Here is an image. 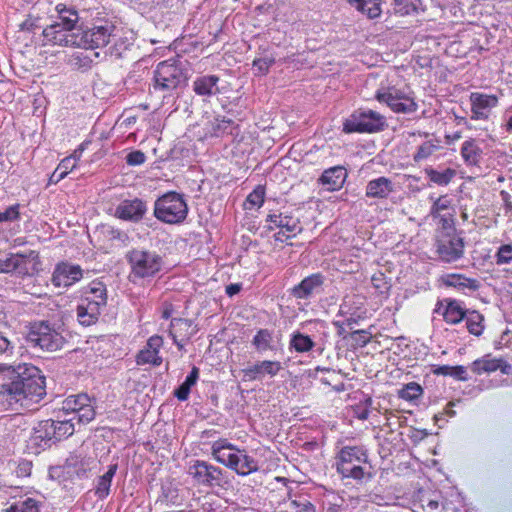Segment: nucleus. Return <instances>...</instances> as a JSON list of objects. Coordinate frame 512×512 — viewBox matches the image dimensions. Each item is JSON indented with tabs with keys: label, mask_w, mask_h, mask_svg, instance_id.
Masks as SVG:
<instances>
[{
	"label": "nucleus",
	"mask_w": 512,
	"mask_h": 512,
	"mask_svg": "<svg viewBox=\"0 0 512 512\" xmlns=\"http://www.w3.org/2000/svg\"><path fill=\"white\" fill-rule=\"evenodd\" d=\"M45 395V377L32 364L18 365L13 369L11 381L0 386V396L9 406L29 408Z\"/></svg>",
	"instance_id": "obj_1"
},
{
	"label": "nucleus",
	"mask_w": 512,
	"mask_h": 512,
	"mask_svg": "<svg viewBox=\"0 0 512 512\" xmlns=\"http://www.w3.org/2000/svg\"><path fill=\"white\" fill-rule=\"evenodd\" d=\"M375 98L386 104L395 113H413L418 109L413 92L409 87H397L391 81H382Z\"/></svg>",
	"instance_id": "obj_2"
},
{
	"label": "nucleus",
	"mask_w": 512,
	"mask_h": 512,
	"mask_svg": "<svg viewBox=\"0 0 512 512\" xmlns=\"http://www.w3.org/2000/svg\"><path fill=\"white\" fill-rule=\"evenodd\" d=\"M130 266V277L133 281L155 276L160 272L163 260L156 252L133 249L126 254Z\"/></svg>",
	"instance_id": "obj_3"
},
{
	"label": "nucleus",
	"mask_w": 512,
	"mask_h": 512,
	"mask_svg": "<svg viewBox=\"0 0 512 512\" xmlns=\"http://www.w3.org/2000/svg\"><path fill=\"white\" fill-rule=\"evenodd\" d=\"M187 213L188 206L185 200L176 192H169L155 202L154 215L162 222L180 223L185 220Z\"/></svg>",
	"instance_id": "obj_4"
},
{
	"label": "nucleus",
	"mask_w": 512,
	"mask_h": 512,
	"mask_svg": "<svg viewBox=\"0 0 512 512\" xmlns=\"http://www.w3.org/2000/svg\"><path fill=\"white\" fill-rule=\"evenodd\" d=\"M116 26L109 20H99L91 27L78 30V46L81 49H98L107 46L115 36Z\"/></svg>",
	"instance_id": "obj_5"
},
{
	"label": "nucleus",
	"mask_w": 512,
	"mask_h": 512,
	"mask_svg": "<svg viewBox=\"0 0 512 512\" xmlns=\"http://www.w3.org/2000/svg\"><path fill=\"white\" fill-rule=\"evenodd\" d=\"M385 118L380 113L367 109L355 111L344 123V131L373 133L383 129Z\"/></svg>",
	"instance_id": "obj_6"
},
{
	"label": "nucleus",
	"mask_w": 512,
	"mask_h": 512,
	"mask_svg": "<svg viewBox=\"0 0 512 512\" xmlns=\"http://www.w3.org/2000/svg\"><path fill=\"white\" fill-rule=\"evenodd\" d=\"M27 341L33 346L47 351H56L64 344L62 335L43 322L32 325L27 335Z\"/></svg>",
	"instance_id": "obj_7"
},
{
	"label": "nucleus",
	"mask_w": 512,
	"mask_h": 512,
	"mask_svg": "<svg viewBox=\"0 0 512 512\" xmlns=\"http://www.w3.org/2000/svg\"><path fill=\"white\" fill-rule=\"evenodd\" d=\"M61 410L66 414H73L71 419L78 423H89L95 417V409L91 398L87 394L68 396L63 402Z\"/></svg>",
	"instance_id": "obj_8"
},
{
	"label": "nucleus",
	"mask_w": 512,
	"mask_h": 512,
	"mask_svg": "<svg viewBox=\"0 0 512 512\" xmlns=\"http://www.w3.org/2000/svg\"><path fill=\"white\" fill-rule=\"evenodd\" d=\"M38 254L30 251L28 254H9L0 259V272L17 273L18 275H30L36 271Z\"/></svg>",
	"instance_id": "obj_9"
},
{
	"label": "nucleus",
	"mask_w": 512,
	"mask_h": 512,
	"mask_svg": "<svg viewBox=\"0 0 512 512\" xmlns=\"http://www.w3.org/2000/svg\"><path fill=\"white\" fill-rule=\"evenodd\" d=\"M45 44L52 46L74 47L78 46V30L71 31L61 26V24H52L43 30Z\"/></svg>",
	"instance_id": "obj_10"
},
{
	"label": "nucleus",
	"mask_w": 512,
	"mask_h": 512,
	"mask_svg": "<svg viewBox=\"0 0 512 512\" xmlns=\"http://www.w3.org/2000/svg\"><path fill=\"white\" fill-rule=\"evenodd\" d=\"M229 451L213 450V456L217 461L224 463L243 475L256 469L255 462L243 453L244 450H237V453H230Z\"/></svg>",
	"instance_id": "obj_11"
},
{
	"label": "nucleus",
	"mask_w": 512,
	"mask_h": 512,
	"mask_svg": "<svg viewBox=\"0 0 512 512\" xmlns=\"http://www.w3.org/2000/svg\"><path fill=\"white\" fill-rule=\"evenodd\" d=\"M154 78L157 88L172 90L181 83L183 75L181 69L174 63L164 61L158 64Z\"/></svg>",
	"instance_id": "obj_12"
},
{
	"label": "nucleus",
	"mask_w": 512,
	"mask_h": 512,
	"mask_svg": "<svg viewBox=\"0 0 512 512\" xmlns=\"http://www.w3.org/2000/svg\"><path fill=\"white\" fill-rule=\"evenodd\" d=\"M471 119L487 120L491 109L498 105V97L474 92L470 95Z\"/></svg>",
	"instance_id": "obj_13"
},
{
	"label": "nucleus",
	"mask_w": 512,
	"mask_h": 512,
	"mask_svg": "<svg viewBox=\"0 0 512 512\" xmlns=\"http://www.w3.org/2000/svg\"><path fill=\"white\" fill-rule=\"evenodd\" d=\"M437 253L444 262L451 263L457 261L464 253L462 238L453 235L441 239L437 245Z\"/></svg>",
	"instance_id": "obj_14"
},
{
	"label": "nucleus",
	"mask_w": 512,
	"mask_h": 512,
	"mask_svg": "<svg viewBox=\"0 0 512 512\" xmlns=\"http://www.w3.org/2000/svg\"><path fill=\"white\" fill-rule=\"evenodd\" d=\"M83 271L80 266L68 263L58 264L52 275V283L56 287H69L80 281Z\"/></svg>",
	"instance_id": "obj_15"
},
{
	"label": "nucleus",
	"mask_w": 512,
	"mask_h": 512,
	"mask_svg": "<svg viewBox=\"0 0 512 512\" xmlns=\"http://www.w3.org/2000/svg\"><path fill=\"white\" fill-rule=\"evenodd\" d=\"M282 365L279 361L263 360L254 363L243 369V376L249 381L262 379L264 376L274 377L280 370Z\"/></svg>",
	"instance_id": "obj_16"
},
{
	"label": "nucleus",
	"mask_w": 512,
	"mask_h": 512,
	"mask_svg": "<svg viewBox=\"0 0 512 512\" xmlns=\"http://www.w3.org/2000/svg\"><path fill=\"white\" fill-rule=\"evenodd\" d=\"M396 191V185L390 178L380 176L367 183L365 195L367 198L382 200L388 199Z\"/></svg>",
	"instance_id": "obj_17"
},
{
	"label": "nucleus",
	"mask_w": 512,
	"mask_h": 512,
	"mask_svg": "<svg viewBox=\"0 0 512 512\" xmlns=\"http://www.w3.org/2000/svg\"><path fill=\"white\" fill-rule=\"evenodd\" d=\"M471 370L478 375L483 373H491L500 370L503 374H509L512 366L501 358L492 357L490 354L476 359L472 365Z\"/></svg>",
	"instance_id": "obj_18"
},
{
	"label": "nucleus",
	"mask_w": 512,
	"mask_h": 512,
	"mask_svg": "<svg viewBox=\"0 0 512 512\" xmlns=\"http://www.w3.org/2000/svg\"><path fill=\"white\" fill-rule=\"evenodd\" d=\"M107 298L106 285L101 281L94 280L83 290L82 301L96 306L102 311L107 305Z\"/></svg>",
	"instance_id": "obj_19"
},
{
	"label": "nucleus",
	"mask_w": 512,
	"mask_h": 512,
	"mask_svg": "<svg viewBox=\"0 0 512 512\" xmlns=\"http://www.w3.org/2000/svg\"><path fill=\"white\" fill-rule=\"evenodd\" d=\"M54 435L55 428L53 427V420L41 421L33 428L30 437L31 445L35 447H51L55 445V440L53 439Z\"/></svg>",
	"instance_id": "obj_20"
},
{
	"label": "nucleus",
	"mask_w": 512,
	"mask_h": 512,
	"mask_svg": "<svg viewBox=\"0 0 512 512\" xmlns=\"http://www.w3.org/2000/svg\"><path fill=\"white\" fill-rule=\"evenodd\" d=\"M162 344L163 339L160 336L150 337L146 346L137 355V364L159 366L162 363V358L158 354Z\"/></svg>",
	"instance_id": "obj_21"
},
{
	"label": "nucleus",
	"mask_w": 512,
	"mask_h": 512,
	"mask_svg": "<svg viewBox=\"0 0 512 512\" xmlns=\"http://www.w3.org/2000/svg\"><path fill=\"white\" fill-rule=\"evenodd\" d=\"M146 209L142 200H125L118 205L115 215L123 220L139 221L144 216Z\"/></svg>",
	"instance_id": "obj_22"
},
{
	"label": "nucleus",
	"mask_w": 512,
	"mask_h": 512,
	"mask_svg": "<svg viewBox=\"0 0 512 512\" xmlns=\"http://www.w3.org/2000/svg\"><path fill=\"white\" fill-rule=\"evenodd\" d=\"M267 222L273 224V226H270V229H273L274 227L281 228V232L283 235H285V232L288 234L286 237H290V235H296L298 232L301 231V226L299 223V220L284 214H269L266 219Z\"/></svg>",
	"instance_id": "obj_23"
},
{
	"label": "nucleus",
	"mask_w": 512,
	"mask_h": 512,
	"mask_svg": "<svg viewBox=\"0 0 512 512\" xmlns=\"http://www.w3.org/2000/svg\"><path fill=\"white\" fill-rule=\"evenodd\" d=\"M323 284V277L320 274H312L303 279L292 290L296 298L305 299L317 292Z\"/></svg>",
	"instance_id": "obj_24"
},
{
	"label": "nucleus",
	"mask_w": 512,
	"mask_h": 512,
	"mask_svg": "<svg viewBox=\"0 0 512 512\" xmlns=\"http://www.w3.org/2000/svg\"><path fill=\"white\" fill-rule=\"evenodd\" d=\"M353 450H341L340 459L341 463L338 469L342 473H348L354 478L362 476V468L358 465L360 457L352 453Z\"/></svg>",
	"instance_id": "obj_25"
},
{
	"label": "nucleus",
	"mask_w": 512,
	"mask_h": 512,
	"mask_svg": "<svg viewBox=\"0 0 512 512\" xmlns=\"http://www.w3.org/2000/svg\"><path fill=\"white\" fill-rule=\"evenodd\" d=\"M219 77L216 75H205L195 79L193 90L200 96H212L219 92Z\"/></svg>",
	"instance_id": "obj_26"
},
{
	"label": "nucleus",
	"mask_w": 512,
	"mask_h": 512,
	"mask_svg": "<svg viewBox=\"0 0 512 512\" xmlns=\"http://www.w3.org/2000/svg\"><path fill=\"white\" fill-rule=\"evenodd\" d=\"M442 283L447 287H453L458 291L477 290L479 282L476 279L465 277L462 274H446L441 278Z\"/></svg>",
	"instance_id": "obj_27"
},
{
	"label": "nucleus",
	"mask_w": 512,
	"mask_h": 512,
	"mask_svg": "<svg viewBox=\"0 0 512 512\" xmlns=\"http://www.w3.org/2000/svg\"><path fill=\"white\" fill-rule=\"evenodd\" d=\"M55 10L60 20L57 24H61L62 27L75 31L76 24L79 21L78 11L74 7L63 3L57 4Z\"/></svg>",
	"instance_id": "obj_28"
},
{
	"label": "nucleus",
	"mask_w": 512,
	"mask_h": 512,
	"mask_svg": "<svg viewBox=\"0 0 512 512\" xmlns=\"http://www.w3.org/2000/svg\"><path fill=\"white\" fill-rule=\"evenodd\" d=\"M346 172L341 167H332L325 170L320 178L322 185L328 190L334 191L339 189L344 183Z\"/></svg>",
	"instance_id": "obj_29"
},
{
	"label": "nucleus",
	"mask_w": 512,
	"mask_h": 512,
	"mask_svg": "<svg viewBox=\"0 0 512 512\" xmlns=\"http://www.w3.org/2000/svg\"><path fill=\"white\" fill-rule=\"evenodd\" d=\"M101 312L96 306L81 301L77 307V320L83 326H90L97 322Z\"/></svg>",
	"instance_id": "obj_30"
},
{
	"label": "nucleus",
	"mask_w": 512,
	"mask_h": 512,
	"mask_svg": "<svg viewBox=\"0 0 512 512\" xmlns=\"http://www.w3.org/2000/svg\"><path fill=\"white\" fill-rule=\"evenodd\" d=\"M357 11L368 18H377L381 14L380 0H347Z\"/></svg>",
	"instance_id": "obj_31"
},
{
	"label": "nucleus",
	"mask_w": 512,
	"mask_h": 512,
	"mask_svg": "<svg viewBox=\"0 0 512 512\" xmlns=\"http://www.w3.org/2000/svg\"><path fill=\"white\" fill-rule=\"evenodd\" d=\"M482 154L481 148L474 139H469L462 144L461 156L468 165H477Z\"/></svg>",
	"instance_id": "obj_32"
},
{
	"label": "nucleus",
	"mask_w": 512,
	"mask_h": 512,
	"mask_svg": "<svg viewBox=\"0 0 512 512\" xmlns=\"http://www.w3.org/2000/svg\"><path fill=\"white\" fill-rule=\"evenodd\" d=\"M191 325L190 320L174 318L170 325V334L173 337V340L176 341V338H181V340L189 338L192 334Z\"/></svg>",
	"instance_id": "obj_33"
},
{
	"label": "nucleus",
	"mask_w": 512,
	"mask_h": 512,
	"mask_svg": "<svg viewBox=\"0 0 512 512\" xmlns=\"http://www.w3.org/2000/svg\"><path fill=\"white\" fill-rule=\"evenodd\" d=\"M425 173L430 181L440 186L448 185L456 175V171L452 168H446L441 171L427 168L425 169Z\"/></svg>",
	"instance_id": "obj_34"
},
{
	"label": "nucleus",
	"mask_w": 512,
	"mask_h": 512,
	"mask_svg": "<svg viewBox=\"0 0 512 512\" xmlns=\"http://www.w3.org/2000/svg\"><path fill=\"white\" fill-rule=\"evenodd\" d=\"M289 345L290 348L294 349L296 352L305 353L312 350L315 343L308 335L295 332L291 336Z\"/></svg>",
	"instance_id": "obj_35"
},
{
	"label": "nucleus",
	"mask_w": 512,
	"mask_h": 512,
	"mask_svg": "<svg viewBox=\"0 0 512 512\" xmlns=\"http://www.w3.org/2000/svg\"><path fill=\"white\" fill-rule=\"evenodd\" d=\"M466 312L456 301L447 304L443 313L444 320L449 324H457L465 318Z\"/></svg>",
	"instance_id": "obj_36"
},
{
	"label": "nucleus",
	"mask_w": 512,
	"mask_h": 512,
	"mask_svg": "<svg viewBox=\"0 0 512 512\" xmlns=\"http://www.w3.org/2000/svg\"><path fill=\"white\" fill-rule=\"evenodd\" d=\"M273 333L268 329H260L252 340L253 346L259 352L272 350Z\"/></svg>",
	"instance_id": "obj_37"
},
{
	"label": "nucleus",
	"mask_w": 512,
	"mask_h": 512,
	"mask_svg": "<svg viewBox=\"0 0 512 512\" xmlns=\"http://www.w3.org/2000/svg\"><path fill=\"white\" fill-rule=\"evenodd\" d=\"M53 427L55 428V435L53 436L55 445L61 439L71 436L75 431L73 419L53 420Z\"/></svg>",
	"instance_id": "obj_38"
},
{
	"label": "nucleus",
	"mask_w": 512,
	"mask_h": 512,
	"mask_svg": "<svg viewBox=\"0 0 512 512\" xmlns=\"http://www.w3.org/2000/svg\"><path fill=\"white\" fill-rule=\"evenodd\" d=\"M265 198V188L261 185H258L246 198L244 203V208L246 210H251L253 208L259 209L263 203Z\"/></svg>",
	"instance_id": "obj_39"
},
{
	"label": "nucleus",
	"mask_w": 512,
	"mask_h": 512,
	"mask_svg": "<svg viewBox=\"0 0 512 512\" xmlns=\"http://www.w3.org/2000/svg\"><path fill=\"white\" fill-rule=\"evenodd\" d=\"M465 318L468 331L475 336L481 335L483 316L477 311H471L466 313Z\"/></svg>",
	"instance_id": "obj_40"
},
{
	"label": "nucleus",
	"mask_w": 512,
	"mask_h": 512,
	"mask_svg": "<svg viewBox=\"0 0 512 512\" xmlns=\"http://www.w3.org/2000/svg\"><path fill=\"white\" fill-rule=\"evenodd\" d=\"M232 123L233 122L231 119H226L225 117H216L209 122V127L207 128L205 135L219 136L225 133Z\"/></svg>",
	"instance_id": "obj_41"
},
{
	"label": "nucleus",
	"mask_w": 512,
	"mask_h": 512,
	"mask_svg": "<svg viewBox=\"0 0 512 512\" xmlns=\"http://www.w3.org/2000/svg\"><path fill=\"white\" fill-rule=\"evenodd\" d=\"M439 147V141L429 140L420 145L417 152L414 154L413 159L416 162L423 161L430 157Z\"/></svg>",
	"instance_id": "obj_42"
},
{
	"label": "nucleus",
	"mask_w": 512,
	"mask_h": 512,
	"mask_svg": "<svg viewBox=\"0 0 512 512\" xmlns=\"http://www.w3.org/2000/svg\"><path fill=\"white\" fill-rule=\"evenodd\" d=\"M281 504L285 512H311L312 510L311 504L302 497L290 501H283Z\"/></svg>",
	"instance_id": "obj_43"
},
{
	"label": "nucleus",
	"mask_w": 512,
	"mask_h": 512,
	"mask_svg": "<svg viewBox=\"0 0 512 512\" xmlns=\"http://www.w3.org/2000/svg\"><path fill=\"white\" fill-rule=\"evenodd\" d=\"M419 0H394L393 9L395 13L404 16L416 11Z\"/></svg>",
	"instance_id": "obj_44"
},
{
	"label": "nucleus",
	"mask_w": 512,
	"mask_h": 512,
	"mask_svg": "<svg viewBox=\"0 0 512 512\" xmlns=\"http://www.w3.org/2000/svg\"><path fill=\"white\" fill-rule=\"evenodd\" d=\"M422 392L423 390L419 384L410 382L399 391V397L404 400L412 401L419 398Z\"/></svg>",
	"instance_id": "obj_45"
},
{
	"label": "nucleus",
	"mask_w": 512,
	"mask_h": 512,
	"mask_svg": "<svg viewBox=\"0 0 512 512\" xmlns=\"http://www.w3.org/2000/svg\"><path fill=\"white\" fill-rule=\"evenodd\" d=\"M69 64L76 69H88L92 64V59L83 52H75L71 55Z\"/></svg>",
	"instance_id": "obj_46"
},
{
	"label": "nucleus",
	"mask_w": 512,
	"mask_h": 512,
	"mask_svg": "<svg viewBox=\"0 0 512 512\" xmlns=\"http://www.w3.org/2000/svg\"><path fill=\"white\" fill-rule=\"evenodd\" d=\"M6 512H39L35 500L28 498L24 501L15 503Z\"/></svg>",
	"instance_id": "obj_47"
},
{
	"label": "nucleus",
	"mask_w": 512,
	"mask_h": 512,
	"mask_svg": "<svg viewBox=\"0 0 512 512\" xmlns=\"http://www.w3.org/2000/svg\"><path fill=\"white\" fill-rule=\"evenodd\" d=\"M450 206L451 200L448 198V196H440L433 203L431 208V215L433 217L443 216L442 212L449 210Z\"/></svg>",
	"instance_id": "obj_48"
},
{
	"label": "nucleus",
	"mask_w": 512,
	"mask_h": 512,
	"mask_svg": "<svg viewBox=\"0 0 512 512\" xmlns=\"http://www.w3.org/2000/svg\"><path fill=\"white\" fill-rule=\"evenodd\" d=\"M495 258L497 265L512 263V244L501 245L495 255Z\"/></svg>",
	"instance_id": "obj_49"
},
{
	"label": "nucleus",
	"mask_w": 512,
	"mask_h": 512,
	"mask_svg": "<svg viewBox=\"0 0 512 512\" xmlns=\"http://www.w3.org/2000/svg\"><path fill=\"white\" fill-rule=\"evenodd\" d=\"M117 465L110 466L109 470L100 478L98 484V492L102 495H107L109 492L112 477L115 474Z\"/></svg>",
	"instance_id": "obj_50"
},
{
	"label": "nucleus",
	"mask_w": 512,
	"mask_h": 512,
	"mask_svg": "<svg viewBox=\"0 0 512 512\" xmlns=\"http://www.w3.org/2000/svg\"><path fill=\"white\" fill-rule=\"evenodd\" d=\"M351 340L356 347H365L372 338V334L366 330H356L350 334Z\"/></svg>",
	"instance_id": "obj_51"
},
{
	"label": "nucleus",
	"mask_w": 512,
	"mask_h": 512,
	"mask_svg": "<svg viewBox=\"0 0 512 512\" xmlns=\"http://www.w3.org/2000/svg\"><path fill=\"white\" fill-rule=\"evenodd\" d=\"M77 167L75 160L69 156L65 157L56 167L60 172L58 179H64L69 172L73 171Z\"/></svg>",
	"instance_id": "obj_52"
},
{
	"label": "nucleus",
	"mask_w": 512,
	"mask_h": 512,
	"mask_svg": "<svg viewBox=\"0 0 512 512\" xmlns=\"http://www.w3.org/2000/svg\"><path fill=\"white\" fill-rule=\"evenodd\" d=\"M273 64L274 58L272 57L257 58L253 61V67L256 69L258 75L267 74Z\"/></svg>",
	"instance_id": "obj_53"
},
{
	"label": "nucleus",
	"mask_w": 512,
	"mask_h": 512,
	"mask_svg": "<svg viewBox=\"0 0 512 512\" xmlns=\"http://www.w3.org/2000/svg\"><path fill=\"white\" fill-rule=\"evenodd\" d=\"M167 2L168 0H130L131 5L143 11L165 5Z\"/></svg>",
	"instance_id": "obj_54"
},
{
	"label": "nucleus",
	"mask_w": 512,
	"mask_h": 512,
	"mask_svg": "<svg viewBox=\"0 0 512 512\" xmlns=\"http://www.w3.org/2000/svg\"><path fill=\"white\" fill-rule=\"evenodd\" d=\"M19 204L8 207L5 211H0V223L1 222H12L19 218Z\"/></svg>",
	"instance_id": "obj_55"
},
{
	"label": "nucleus",
	"mask_w": 512,
	"mask_h": 512,
	"mask_svg": "<svg viewBox=\"0 0 512 512\" xmlns=\"http://www.w3.org/2000/svg\"><path fill=\"white\" fill-rule=\"evenodd\" d=\"M194 471L192 472L195 477L200 478L203 482H210L213 479L211 472L209 471V467L205 463H198L193 467Z\"/></svg>",
	"instance_id": "obj_56"
},
{
	"label": "nucleus",
	"mask_w": 512,
	"mask_h": 512,
	"mask_svg": "<svg viewBox=\"0 0 512 512\" xmlns=\"http://www.w3.org/2000/svg\"><path fill=\"white\" fill-rule=\"evenodd\" d=\"M146 156L140 150L130 152L126 157L127 164L131 166L141 165L145 162Z\"/></svg>",
	"instance_id": "obj_57"
},
{
	"label": "nucleus",
	"mask_w": 512,
	"mask_h": 512,
	"mask_svg": "<svg viewBox=\"0 0 512 512\" xmlns=\"http://www.w3.org/2000/svg\"><path fill=\"white\" fill-rule=\"evenodd\" d=\"M450 376L460 381H466L468 379L466 368L461 365L452 366V372Z\"/></svg>",
	"instance_id": "obj_58"
},
{
	"label": "nucleus",
	"mask_w": 512,
	"mask_h": 512,
	"mask_svg": "<svg viewBox=\"0 0 512 512\" xmlns=\"http://www.w3.org/2000/svg\"><path fill=\"white\" fill-rule=\"evenodd\" d=\"M373 286L380 292H384L388 289L387 283L384 281L383 275H374L371 279Z\"/></svg>",
	"instance_id": "obj_59"
},
{
	"label": "nucleus",
	"mask_w": 512,
	"mask_h": 512,
	"mask_svg": "<svg viewBox=\"0 0 512 512\" xmlns=\"http://www.w3.org/2000/svg\"><path fill=\"white\" fill-rule=\"evenodd\" d=\"M191 387L182 383L181 386L175 391V396L181 400L184 401L188 398L190 393Z\"/></svg>",
	"instance_id": "obj_60"
},
{
	"label": "nucleus",
	"mask_w": 512,
	"mask_h": 512,
	"mask_svg": "<svg viewBox=\"0 0 512 512\" xmlns=\"http://www.w3.org/2000/svg\"><path fill=\"white\" fill-rule=\"evenodd\" d=\"M198 376H199L198 368L193 367L190 374L186 377V379L183 383L192 387L196 383Z\"/></svg>",
	"instance_id": "obj_61"
},
{
	"label": "nucleus",
	"mask_w": 512,
	"mask_h": 512,
	"mask_svg": "<svg viewBox=\"0 0 512 512\" xmlns=\"http://www.w3.org/2000/svg\"><path fill=\"white\" fill-rule=\"evenodd\" d=\"M13 347L10 341L0 334V354L12 352Z\"/></svg>",
	"instance_id": "obj_62"
},
{
	"label": "nucleus",
	"mask_w": 512,
	"mask_h": 512,
	"mask_svg": "<svg viewBox=\"0 0 512 512\" xmlns=\"http://www.w3.org/2000/svg\"><path fill=\"white\" fill-rule=\"evenodd\" d=\"M451 372H452V366H448V365L438 366L434 370V374L443 375V376H450Z\"/></svg>",
	"instance_id": "obj_63"
},
{
	"label": "nucleus",
	"mask_w": 512,
	"mask_h": 512,
	"mask_svg": "<svg viewBox=\"0 0 512 512\" xmlns=\"http://www.w3.org/2000/svg\"><path fill=\"white\" fill-rule=\"evenodd\" d=\"M84 150H85L84 144H81L77 149H75L73 151V153L71 155H69V157L73 158L75 160V163L78 164V162L80 161V159L82 157V153Z\"/></svg>",
	"instance_id": "obj_64"
}]
</instances>
